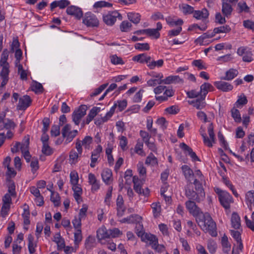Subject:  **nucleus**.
Segmentation results:
<instances>
[{
  "mask_svg": "<svg viewBox=\"0 0 254 254\" xmlns=\"http://www.w3.org/2000/svg\"><path fill=\"white\" fill-rule=\"evenodd\" d=\"M198 226L205 232L209 233L212 237L217 235L216 225L210 214L208 213L200 214L196 220Z\"/></svg>",
  "mask_w": 254,
  "mask_h": 254,
  "instance_id": "nucleus-1",
  "label": "nucleus"
},
{
  "mask_svg": "<svg viewBox=\"0 0 254 254\" xmlns=\"http://www.w3.org/2000/svg\"><path fill=\"white\" fill-rule=\"evenodd\" d=\"M207 131L209 136V138L206 136L205 132L201 133V136L203 138L204 143L207 146L211 147L213 146V143H215L216 140L215 137V134L214 133V127L212 123L209 125L207 127Z\"/></svg>",
  "mask_w": 254,
  "mask_h": 254,
  "instance_id": "nucleus-2",
  "label": "nucleus"
},
{
  "mask_svg": "<svg viewBox=\"0 0 254 254\" xmlns=\"http://www.w3.org/2000/svg\"><path fill=\"white\" fill-rule=\"evenodd\" d=\"M185 205L189 213L195 218V220L199 217L200 214L203 213L193 200L187 201L185 202Z\"/></svg>",
  "mask_w": 254,
  "mask_h": 254,
  "instance_id": "nucleus-3",
  "label": "nucleus"
},
{
  "mask_svg": "<svg viewBox=\"0 0 254 254\" xmlns=\"http://www.w3.org/2000/svg\"><path fill=\"white\" fill-rule=\"evenodd\" d=\"M117 18L122 19V16L116 10L109 12L108 13L103 15L104 22L109 26L113 25L117 20Z\"/></svg>",
  "mask_w": 254,
  "mask_h": 254,
  "instance_id": "nucleus-4",
  "label": "nucleus"
},
{
  "mask_svg": "<svg viewBox=\"0 0 254 254\" xmlns=\"http://www.w3.org/2000/svg\"><path fill=\"white\" fill-rule=\"evenodd\" d=\"M88 108L86 105H82L78 109L75 110L72 115V121L76 125H78L81 118L86 114Z\"/></svg>",
  "mask_w": 254,
  "mask_h": 254,
  "instance_id": "nucleus-5",
  "label": "nucleus"
},
{
  "mask_svg": "<svg viewBox=\"0 0 254 254\" xmlns=\"http://www.w3.org/2000/svg\"><path fill=\"white\" fill-rule=\"evenodd\" d=\"M132 182L133 183V189L135 192L144 196H147L149 194V190L147 188H145V190L141 188V186L143 183V180L139 179L137 176H134L132 178Z\"/></svg>",
  "mask_w": 254,
  "mask_h": 254,
  "instance_id": "nucleus-6",
  "label": "nucleus"
},
{
  "mask_svg": "<svg viewBox=\"0 0 254 254\" xmlns=\"http://www.w3.org/2000/svg\"><path fill=\"white\" fill-rule=\"evenodd\" d=\"M186 195L190 200H195L197 202L203 200L205 198V193L196 192L192 190L186 189Z\"/></svg>",
  "mask_w": 254,
  "mask_h": 254,
  "instance_id": "nucleus-7",
  "label": "nucleus"
},
{
  "mask_svg": "<svg viewBox=\"0 0 254 254\" xmlns=\"http://www.w3.org/2000/svg\"><path fill=\"white\" fill-rule=\"evenodd\" d=\"M237 54L243 56V61L245 62H251L253 60L252 51L246 47H241L239 48L237 52Z\"/></svg>",
  "mask_w": 254,
  "mask_h": 254,
  "instance_id": "nucleus-8",
  "label": "nucleus"
},
{
  "mask_svg": "<svg viewBox=\"0 0 254 254\" xmlns=\"http://www.w3.org/2000/svg\"><path fill=\"white\" fill-rule=\"evenodd\" d=\"M83 23L88 27H96L99 25V21L96 16L91 13L85 14L83 19Z\"/></svg>",
  "mask_w": 254,
  "mask_h": 254,
  "instance_id": "nucleus-9",
  "label": "nucleus"
},
{
  "mask_svg": "<svg viewBox=\"0 0 254 254\" xmlns=\"http://www.w3.org/2000/svg\"><path fill=\"white\" fill-rule=\"evenodd\" d=\"M141 237L143 241L146 240L149 242V244L151 245L152 249L156 250H157V248L159 247L158 239L154 235L144 233L143 235Z\"/></svg>",
  "mask_w": 254,
  "mask_h": 254,
  "instance_id": "nucleus-10",
  "label": "nucleus"
},
{
  "mask_svg": "<svg viewBox=\"0 0 254 254\" xmlns=\"http://www.w3.org/2000/svg\"><path fill=\"white\" fill-rule=\"evenodd\" d=\"M31 102L30 96L24 95L19 98L17 109L20 110H25L30 105Z\"/></svg>",
  "mask_w": 254,
  "mask_h": 254,
  "instance_id": "nucleus-11",
  "label": "nucleus"
},
{
  "mask_svg": "<svg viewBox=\"0 0 254 254\" xmlns=\"http://www.w3.org/2000/svg\"><path fill=\"white\" fill-rule=\"evenodd\" d=\"M221 204L226 209H229L230 203L233 202L232 197L226 192L219 198Z\"/></svg>",
  "mask_w": 254,
  "mask_h": 254,
  "instance_id": "nucleus-12",
  "label": "nucleus"
},
{
  "mask_svg": "<svg viewBox=\"0 0 254 254\" xmlns=\"http://www.w3.org/2000/svg\"><path fill=\"white\" fill-rule=\"evenodd\" d=\"M214 84L218 89L220 90L223 92H228L229 91H231L233 88L232 85L228 82L225 81H216L214 83Z\"/></svg>",
  "mask_w": 254,
  "mask_h": 254,
  "instance_id": "nucleus-13",
  "label": "nucleus"
},
{
  "mask_svg": "<svg viewBox=\"0 0 254 254\" xmlns=\"http://www.w3.org/2000/svg\"><path fill=\"white\" fill-rule=\"evenodd\" d=\"M66 12L69 15L74 16L77 19H80L83 15L81 9L73 5L68 7Z\"/></svg>",
  "mask_w": 254,
  "mask_h": 254,
  "instance_id": "nucleus-14",
  "label": "nucleus"
},
{
  "mask_svg": "<svg viewBox=\"0 0 254 254\" xmlns=\"http://www.w3.org/2000/svg\"><path fill=\"white\" fill-rule=\"evenodd\" d=\"M233 8L231 3L222 0V12L224 16L229 17L232 14Z\"/></svg>",
  "mask_w": 254,
  "mask_h": 254,
  "instance_id": "nucleus-15",
  "label": "nucleus"
},
{
  "mask_svg": "<svg viewBox=\"0 0 254 254\" xmlns=\"http://www.w3.org/2000/svg\"><path fill=\"white\" fill-rule=\"evenodd\" d=\"M205 98L201 96H199L195 100L190 102V104L193 105L194 107L198 110H201L205 108L206 103L205 102Z\"/></svg>",
  "mask_w": 254,
  "mask_h": 254,
  "instance_id": "nucleus-16",
  "label": "nucleus"
},
{
  "mask_svg": "<svg viewBox=\"0 0 254 254\" xmlns=\"http://www.w3.org/2000/svg\"><path fill=\"white\" fill-rule=\"evenodd\" d=\"M180 147L185 151L188 152L189 155L192 158L193 161H200V159L197 156L196 153L193 152L192 149L185 143L180 144Z\"/></svg>",
  "mask_w": 254,
  "mask_h": 254,
  "instance_id": "nucleus-17",
  "label": "nucleus"
},
{
  "mask_svg": "<svg viewBox=\"0 0 254 254\" xmlns=\"http://www.w3.org/2000/svg\"><path fill=\"white\" fill-rule=\"evenodd\" d=\"M142 218L137 214L130 215L127 218H124L120 220L121 223H135L141 221Z\"/></svg>",
  "mask_w": 254,
  "mask_h": 254,
  "instance_id": "nucleus-18",
  "label": "nucleus"
},
{
  "mask_svg": "<svg viewBox=\"0 0 254 254\" xmlns=\"http://www.w3.org/2000/svg\"><path fill=\"white\" fill-rule=\"evenodd\" d=\"M214 89L212 85L208 82H205L200 86V96L205 98L208 91L213 90Z\"/></svg>",
  "mask_w": 254,
  "mask_h": 254,
  "instance_id": "nucleus-19",
  "label": "nucleus"
},
{
  "mask_svg": "<svg viewBox=\"0 0 254 254\" xmlns=\"http://www.w3.org/2000/svg\"><path fill=\"white\" fill-rule=\"evenodd\" d=\"M101 176L103 182L107 185L110 184V182L112 181V172L109 169H105L101 174Z\"/></svg>",
  "mask_w": 254,
  "mask_h": 254,
  "instance_id": "nucleus-20",
  "label": "nucleus"
},
{
  "mask_svg": "<svg viewBox=\"0 0 254 254\" xmlns=\"http://www.w3.org/2000/svg\"><path fill=\"white\" fill-rule=\"evenodd\" d=\"M183 80L178 75H171L163 79V83L166 84L171 83H182Z\"/></svg>",
  "mask_w": 254,
  "mask_h": 254,
  "instance_id": "nucleus-21",
  "label": "nucleus"
},
{
  "mask_svg": "<svg viewBox=\"0 0 254 254\" xmlns=\"http://www.w3.org/2000/svg\"><path fill=\"white\" fill-rule=\"evenodd\" d=\"M100 111L101 108L100 107H94L92 108L86 117L85 123L86 124H89Z\"/></svg>",
  "mask_w": 254,
  "mask_h": 254,
  "instance_id": "nucleus-22",
  "label": "nucleus"
},
{
  "mask_svg": "<svg viewBox=\"0 0 254 254\" xmlns=\"http://www.w3.org/2000/svg\"><path fill=\"white\" fill-rule=\"evenodd\" d=\"M151 60V57L148 56L146 54H139L133 57V60L134 61L140 63H146L147 64Z\"/></svg>",
  "mask_w": 254,
  "mask_h": 254,
  "instance_id": "nucleus-23",
  "label": "nucleus"
},
{
  "mask_svg": "<svg viewBox=\"0 0 254 254\" xmlns=\"http://www.w3.org/2000/svg\"><path fill=\"white\" fill-rule=\"evenodd\" d=\"M184 175L185 178L188 181L190 182L191 179L194 175L193 171L188 165H184L181 167Z\"/></svg>",
  "mask_w": 254,
  "mask_h": 254,
  "instance_id": "nucleus-24",
  "label": "nucleus"
},
{
  "mask_svg": "<svg viewBox=\"0 0 254 254\" xmlns=\"http://www.w3.org/2000/svg\"><path fill=\"white\" fill-rule=\"evenodd\" d=\"M109 230L105 227L100 228L97 231V237L99 240L109 238Z\"/></svg>",
  "mask_w": 254,
  "mask_h": 254,
  "instance_id": "nucleus-25",
  "label": "nucleus"
},
{
  "mask_svg": "<svg viewBox=\"0 0 254 254\" xmlns=\"http://www.w3.org/2000/svg\"><path fill=\"white\" fill-rule=\"evenodd\" d=\"M209 13L206 8L202 10H195L193 12V17L197 19H206L208 17Z\"/></svg>",
  "mask_w": 254,
  "mask_h": 254,
  "instance_id": "nucleus-26",
  "label": "nucleus"
},
{
  "mask_svg": "<svg viewBox=\"0 0 254 254\" xmlns=\"http://www.w3.org/2000/svg\"><path fill=\"white\" fill-rule=\"evenodd\" d=\"M232 227L235 229H238L241 227L240 217L236 213H233L231 217Z\"/></svg>",
  "mask_w": 254,
  "mask_h": 254,
  "instance_id": "nucleus-27",
  "label": "nucleus"
},
{
  "mask_svg": "<svg viewBox=\"0 0 254 254\" xmlns=\"http://www.w3.org/2000/svg\"><path fill=\"white\" fill-rule=\"evenodd\" d=\"M238 74V71L237 69L231 68L225 73V76L222 77V79L225 80H231L234 79Z\"/></svg>",
  "mask_w": 254,
  "mask_h": 254,
  "instance_id": "nucleus-28",
  "label": "nucleus"
},
{
  "mask_svg": "<svg viewBox=\"0 0 254 254\" xmlns=\"http://www.w3.org/2000/svg\"><path fill=\"white\" fill-rule=\"evenodd\" d=\"M166 22L171 27L174 26H181L183 24V21L181 19L176 20L171 16H168L165 18Z\"/></svg>",
  "mask_w": 254,
  "mask_h": 254,
  "instance_id": "nucleus-29",
  "label": "nucleus"
},
{
  "mask_svg": "<svg viewBox=\"0 0 254 254\" xmlns=\"http://www.w3.org/2000/svg\"><path fill=\"white\" fill-rule=\"evenodd\" d=\"M246 199L250 209L252 210V205L254 207V191H249L246 194Z\"/></svg>",
  "mask_w": 254,
  "mask_h": 254,
  "instance_id": "nucleus-30",
  "label": "nucleus"
},
{
  "mask_svg": "<svg viewBox=\"0 0 254 254\" xmlns=\"http://www.w3.org/2000/svg\"><path fill=\"white\" fill-rule=\"evenodd\" d=\"M128 19L133 23L137 24L140 21L141 15L138 13L129 12L127 13Z\"/></svg>",
  "mask_w": 254,
  "mask_h": 254,
  "instance_id": "nucleus-31",
  "label": "nucleus"
},
{
  "mask_svg": "<svg viewBox=\"0 0 254 254\" xmlns=\"http://www.w3.org/2000/svg\"><path fill=\"white\" fill-rule=\"evenodd\" d=\"M53 241L57 244L58 249H62L64 247V241L60 233H57L54 236Z\"/></svg>",
  "mask_w": 254,
  "mask_h": 254,
  "instance_id": "nucleus-32",
  "label": "nucleus"
},
{
  "mask_svg": "<svg viewBox=\"0 0 254 254\" xmlns=\"http://www.w3.org/2000/svg\"><path fill=\"white\" fill-rule=\"evenodd\" d=\"M28 250L30 254H33L35 252V248L36 244L34 242V237L31 234H29L28 237Z\"/></svg>",
  "mask_w": 254,
  "mask_h": 254,
  "instance_id": "nucleus-33",
  "label": "nucleus"
},
{
  "mask_svg": "<svg viewBox=\"0 0 254 254\" xmlns=\"http://www.w3.org/2000/svg\"><path fill=\"white\" fill-rule=\"evenodd\" d=\"M231 29L229 25H226L218 27H216L213 29V33L215 35L218 33H228L231 31Z\"/></svg>",
  "mask_w": 254,
  "mask_h": 254,
  "instance_id": "nucleus-34",
  "label": "nucleus"
},
{
  "mask_svg": "<svg viewBox=\"0 0 254 254\" xmlns=\"http://www.w3.org/2000/svg\"><path fill=\"white\" fill-rule=\"evenodd\" d=\"M145 164L153 166L158 164L157 159L152 153H150L147 157L145 160Z\"/></svg>",
  "mask_w": 254,
  "mask_h": 254,
  "instance_id": "nucleus-35",
  "label": "nucleus"
},
{
  "mask_svg": "<svg viewBox=\"0 0 254 254\" xmlns=\"http://www.w3.org/2000/svg\"><path fill=\"white\" fill-rule=\"evenodd\" d=\"M164 61L162 59L159 60L157 61H150L148 64L147 66L151 69L155 68V67H160L163 66Z\"/></svg>",
  "mask_w": 254,
  "mask_h": 254,
  "instance_id": "nucleus-36",
  "label": "nucleus"
},
{
  "mask_svg": "<svg viewBox=\"0 0 254 254\" xmlns=\"http://www.w3.org/2000/svg\"><path fill=\"white\" fill-rule=\"evenodd\" d=\"M48 190L51 192V200L54 203L55 206H58L60 204V197L58 193L54 192L50 189Z\"/></svg>",
  "mask_w": 254,
  "mask_h": 254,
  "instance_id": "nucleus-37",
  "label": "nucleus"
},
{
  "mask_svg": "<svg viewBox=\"0 0 254 254\" xmlns=\"http://www.w3.org/2000/svg\"><path fill=\"white\" fill-rule=\"evenodd\" d=\"M143 142L138 140L134 147V151L136 153L142 156H145V153L143 150Z\"/></svg>",
  "mask_w": 254,
  "mask_h": 254,
  "instance_id": "nucleus-38",
  "label": "nucleus"
},
{
  "mask_svg": "<svg viewBox=\"0 0 254 254\" xmlns=\"http://www.w3.org/2000/svg\"><path fill=\"white\" fill-rule=\"evenodd\" d=\"M215 36L214 33H213V31L212 32H207L203 34L201 36L199 37L195 41V42L199 43L201 44L203 42V41L204 39L210 38L214 37Z\"/></svg>",
  "mask_w": 254,
  "mask_h": 254,
  "instance_id": "nucleus-39",
  "label": "nucleus"
},
{
  "mask_svg": "<svg viewBox=\"0 0 254 254\" xmlns=\"http://www.w3.org/2000/svg\"><path fill=\"white\" fill-rule=\"evenodd\" d=\"M9 52L7 49H4L1 55V59L0 60V64L8 65L9 64L7 61L8 58Z\"/></svg>",
  "mask_w": 254,
  "mask_h": 254,
  "instance_id": "nucleus-40",
  "label": "nucleus"
},
{
  "mask_svg": "<svg viewBox=\"0 0 254 254\" xmlns=\"http://www.w3.org/2000/svg\"><path fill=\"white\" fill-rule=\"evenodd\" d=\"M29 145V138L25 137L22 143H20V148L22 153L28 151Z\"/></svg>",
  "mask_w": 254,
  "mask_h": 254,
  "instance_id": "nucleus-41",
  "label": "nucleus"
},
{
  "mask_svg": "<svg viewBox=\"0 0 254 254\" xmlns=\"http://www.w3.org/2000/svg\"><path fill=\"white\" fill-rule=\"evenodd\" d=\"M232 117L236 122L240 123L241 122V117L239 111L233 108L231 110Z\"/></svg>",
  "mask_w": 254,
  "mask_h": 254,
  "instance_id": "nucleus-42",
  "label": "nucleus"
},
{
  "mask_svg": "<svg viewBox=\"0 0 254 254\" xmlns=\"http://www.w3.org/2000/svg\"><path fill=\"white\" fill-rule=\"evenodd\" d=\"M181 9L182 12L185 14H191L194 12L193 7L187 4H183Z\"/></svg>",
  "mask_w": 254,
  "mask_h": 254,
  "instance_id": "nucleus-43",
  "label": "nucleus"
},
{
  "mask_svg": "<svg viewBox=\"0 0 254 254\" xmlns=\"http://www.w3.org/2000/svg\"><path fill=\"white\" fill-rule=\"evenodd\" d=\"M2 123L3 124L4 128L6 129L14 128L16 127V124L14 122L9 119H5L4 121Z\"/></svg>",
  "mask_w": 254,
  "mask_h": 254,
  "instance_id": "nucleus-44",
  "label": "nucleus"
},
{
  "mask_svg": "<svg viewBox=\"0 0 254 254\" xmlns=\"http://www.w3.org/2000/svg\"><path fill=\"white\" fill-rule=\"evenodd\" d=\"M79 180L78 175L77 173L75 171H72L70 174V181L72 185L78 184Z\"/></svg>",
  "mask_w": 254,
  "mask_h": 254,
  "instance_id": "nucleus-45",
  "label": "nucleus"
},
{
  "mask_svg": "<svg viewBox=\"0 0 254 254\" xmlns=\"http://www.w3.org/2000/svg\"><path fill=\"white\" fill-rule=\"evenodd\" d=\"M74 244L75 245H78L82 239L81 229L76 230V231L74 232Z\"/></svg>",
  "mask_w": 254,
  "mask_h": 254,
  "instance_id": "nucleus-46",
  "label": "nucleus"
},
{
  "mask_svg": "<svg viewBox=\"0 0 254 254\" xmlns=\"http://www.w3.org/2000/svg\"><path fill=\"white\" fill-rule=\"evenodd\" d=\"M217 248V245L215 242L210 240L207 242V249L211 254H214Z\"/></svg>",
  "mask_w": 254,
  "mask_h": 254,
  "instance_id": "nucleus-47",
  "label": "nucleus"
},
{
  "mask_svg": "<svg viewBox=\"0 0 254 254\" xmlns=\"http://www.w3.org/2000/svg\"><path fill=\"white\" fill-rule=\"evenodd\" d=\"M113 4L111 3L105 1H99L95 2L93 5L95 8H102L104 7H112Z\"/></svg>",
  "mask_w": 254,
  "mask_h": 254,
  "instance_id": "nucleus-48",
  "label": "nucleus"
},
{
  "mask_svg": "<svg viewBox=\"0 0 254 254\" xmlns=\"http://www.w3.org/2000/svg\"><path fill=\"white\" fill-rule=\"evenodd\" d=\"M108 86V83H105L101 85L98 88L95 89L94 91L91 93L90 96H96L100 94Z\"/></svg>",
  "mask_w": 254,
  "mask_h": 254,
  "instance_id": "nucleus-49",
  "label": "nucleus"
},
{
  "mask_svg": "<svg viewBox=\"0 0 254 254\" xmlns=\"http://www.w3.org/2000/svg\"><path fill=\"white\" fill-rule=\"evenodd\" d=\"M117 105L118 110L119 111L121 112L123 111L127 106V101L126 100L118 101L115 103Z\"/></svg>",
  "mask_w": 254,
  "mask_h": 254,
  "instance_id": "nucleus-50",
  "label": "nucleus"
},
{
  "mask_svg": "<svg viewBox=\"0 0 254 254\" xmlns=\"http://www.w3.org/2000/svg\"><path fill=\"white\" fill-rule=\"evenodd\" d=\"M112 190H113V187H110L107 191L106 196L105 197L104 202L108 206H109L110 205L111 199V197H112Z\"/></svg>",
  "mask_w": 254,
  "mask_h": 254,
  "instance_id": "nucleus-51",
  "label": "nucleus"
},
{
  "mask_svg": "<svg viewBox=\"0 0 254 254\" xmlns=\"http://www.w3.org/2000/svg\"><path fill=\"white\" fill-rule=\"evenodd\" d=\"M102 151V147L100 145L97 146V148L92 152L91 158H95L97 161L98 158L100 156V153Z\"/></svg>",
  "mask_w": 254,
  "mask_h": 254,
  "instance_id": "nucleus-52",
  "label": "nucleus"
},
{
  "mask_svg": "<svg viewBox=\"0 0 254 254\" xmlns=\"http://www.w3.org/2000/svg\"><path fill=\"white\" fill-rule=\"evenodd\" d=\"M132 25L130 22L124 21L120 25V29L122 32H127Z\"/></svg>",
  "mask_w": 254,
  "mask_h": 254,
  "instance_id": "nucleus-53",
  "label": "nucleus"
},
{
  "mask_svg": "<svg viewBox=\"0 0 254 254\" xmlns=\"http://www.w3.org/2000/svg\"><path fill=\"white\" fill-rule=\"evenodd\" d=\"M193 184L195 186L196 191L199 192L205 193L202 186L201 183L197 179H194Z\"/></svg>",
  "mask_w": 254,
  "mask_h": 254,
  "instance_id": "nucleus-54",
  "label": "nucleus"
},
{
  "mask_svg": "<svg viewBox=\"0 0 254 254\" xmlns=\"http://www.w3.org/2000/svg\"><path fill=\"white\" fill-rule=\"evenodd\" d=\"M110 58L111 63L114 64H124L122 59L117 55H113L111 56Z\"/></svg>",
  "mask_w": 254,
  "mask_h": 254,
  "instance_id": "nucleus-55",
  "label": "nucleus"
},
{
  "mask_svg": "<svg viewBox=\"0 0 254 254\" xmlns=\"http://www.w3.org/2000/svg\"><path fill=\"white\" fill-rule=\"evenodd\" d=\"M73 227L76 230L81 229V218L75 216L72 221Z\"/></svg>",
  "mask_w": 254,
  "mask_h": 254,
  "instance_id": "nucleus-56",
  "label": "nucleus"
},
{
  "mask_svg": "<svg viewBox=\"0 0 254 254\" xmlns=\"http://www.w3.org/2000/svg\"><path fill=\"white\" fill-rule=\"evenodd\" d=\"M60 125H53L51 130V136L56 137L60 134Z\"/></svg>",
  "mask_w": 254,
  "mask_h": 254,
  "instance_id": "nucleus-57",
  "label": "nucleus"
},
{
  "mask_svg": "<svg viewBox=\"0 0 254 254\" xmlns=\"http://www.w3.org/2000/svg\"><path fill=\"white\" fill-rule=\"evenodd\" d=\"M146 34L149 36H154L156 39L160 37V33L155 29H146Z\"/></svg>",
  "mask_w": 254,
  "mask_h": 254,
  "instance_id": "nucleus-58",
  "label": "nucleus"
},
{
  "mask_svg": "<svg viewBox=\"0 0 254 254\" xmlns=\"http://www.w3.org/2000/svg\"><path fill=\"white\" fill-rule=\"evenodd\" d=\"M134 47L136 49L139 50L140 51L143 50H149V44L147 43H136L134 45Z\"/></svg>",
  "mask_w": 254,
  "mask_h": 254,
  "instance_id": "nucleus-59",
  "label": "nucleus"
},
{
  "mask_svg": "<svg viewBox=\"0 0 254 254\" xmlns=\"http://www.w3.org/2000/svg\"><path fill=\"white\" fill-rule=\"evenodd\" d=\"M139 134L142 137V140L144 143L150 140L151 135L146 131L141 130L139 132Z\"/></svg>",
  "mask_w": 254,
  "mask_h": 254,
  "instance_id": "nucleus-60",
  "label": "nucleus"
},
{
  "mask_svg": "<svg viewBox=\"0 0 254 254\" xmlns=\"http://www.w3.org/2000/svg\"><path fill=\"white\" fill-rule=\"evenodd\" d=\"M109 238H116L119 237L122 234L121 231L118 228H114L113 229H109Z\"/></svg>",
  "mask_w": 254,
  "mask_h": 254,
  "instance_id": "nucleus-61",
  "label": "nucleus"
},
{
  "mask_svg": "<svg viewBox=\"0 0 254 254\" xmlns=\"http://www.w3.org/2000/svg\"><path fill=\"white\" fill-rule=\"evenodd\" d=\"M136 223V233L138 237L142 236L144 233L143 232V227L141 221Z\"/></svg>",
  "mask_w": 254,
  "mask_h": 254,
  "instance_id": "nucleus-62",
  "label": "nucleus"
},
{
  "mask_svg": "<svg viewBox=\"0 0 254 254\" xmlns=\"http://www.w3.org/2000/svg\"><path fill=\"white\" fill-rule=\"evenodd\" d=\"M151 207L153 210V213L154 217H157L159 215L160 212V205H159L156 203H153L152 204Z\"/></svg>",
  "mask_w": 254,
  "mask_h": 254,
  "instance_id": "nucleus-63",
  "label": "nucleus"
},
{
  "mask_svg": "<svg viewBox=\"0 0 254 254\" xmlns=\"http://www.w3.org/2000/svg\"><path fill=\"white\" fill-rule=\"evenodd\" d=\"M156 124L160 126L163 130L167 128V122L166 119L163 117L158 119L156 121Z\"/></svg>",
  "mask_w": 254,
  "mask_h": 254,
  "instance_id": "nucleus-64",
  "label": "nucleus"
}]
</instances>
